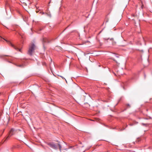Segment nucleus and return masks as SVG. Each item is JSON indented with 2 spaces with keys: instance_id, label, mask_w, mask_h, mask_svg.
Here are the masks:
<instances>
[{
  "instance_id": "f257e3e1",
  "label": "nucleus",
  "mask_w": 152,
  "mask_h": 152,
  "mask_svg": "<svg viewBox=\"0 0 152 152\" xmlns=\"http://www.w3.org/2000/svg\"><path fill=\"white\" fill-rule=\"evenodd\" d=\"M47 144L52 148L56 150L57 149L58 147L60 151H61L62 147L59 142L58 143H55L53 142H48Z\"/></svg>"
},
{
  "instance_id": "f03ea898",
  "label": "nucleus",
  "mask_w": 152,
  "mask_h": 152,
  "mask_svg": "<svg viewBox=\"0 0 152 152\" xmlns=\"http://www.w3.org/2000/svg\"><path fill=\"white\" fill-rule=\"evenodd\" d=\"M36 48V46L34 44H31L29 46L28 54L30 56H31Z\"/></svg>"
},
{
  "instance_id": "7ed1b4c3",
  "label": "nucleus",
  "mask_w": 152,
  "mask_h": 152,
  "mask_svg": "<svg viewBox=\"0 0 152 152\" xmlns=\"http://www.w3.org/2000/svg\"><path fill=\"white\" fill-rule=\"evenodd\" d=\"M16 131L13 128L11 129L10 131L8 136L5 138L4 141L9 139V138L12 135L14 134L16 132Z\"/></svg>"
},
{
  "instance_id": "20e7f679",
  "label": "nucleus",
  "mask_w": 152,
  "mask_h": 152,
  "mask_svg": "<svg viewBox=\"0 0 152 152\" xmlns=\"http://www.w3.org/2000/svg\"><path fill=\"white\" fill-rule=\"evenodd\" d=\"M4 39L5 41H6L10 45H11L12 47L13 48H15V49L16 50H19L20 52H21V49H19L18 47H16L10 41H8V40H6V39H5L1 37L0 36V39Z\"/></svg>"
},
{
  "instance_id": "39448f33",
  "label": "nucleus",
  "mask_w": 152,
  "mask_h": 152,
  "mask_svg": "<svg viewBox=\"0 0 152 152\" xmlns=\"http://www.w3.org/2000/svg\"><path fill=\"white\" fill-rule=\"evenodd\" d=\"M42 42L43 43L49 42L48 39L46 38H43L42 39Z\"/></svg>"
},
{
  "instance_id": "423d86ee",
  "label": "nucleus",
  "mask_w": 152,
  "mask_h": 152,
  "mask_svg": "<svg viewBox=\"0 0 152 152\" xmlns=\"http://www.w3.org/2000/svg\"><path fill=\"white\" fill-rule=\"evenodd\" d=\"M110 40H111L112 41H113L112 44L113 45H114L115 44V43L114 42H113V38H111L110 39Z\"/></svg>"
},
{
  "instance_id": "0eeeda50",
  "label": "nucleus",
  "mask_w": 152,
  "mask_h": 152,
  "mask_svg": "<svg viewBox=\"0 0 152 152\" xmlns=\"http://www.w3.org/2000/svg\"><path fill=\"white\" fill-rule=\"evenodd\" d=\"M24 66V65L23 64H20V65H18L17 66H19L20 67H23Z\"/></svg>"
},
{
  "instance_id": "6e6552de",
  "label": "nucleus",
  "mask_w": 152,
  "mask_h": 152,
  "mask_svg": "<svg viewBox=\"0 0 152 152\" xmlns=\"http://www.w3.org/2000/svg\"><path fill=\"white\" fill-rule=\"evenodd\" d=\"M46 14L50 18H51V14H50V13H46Z\"/></svg>"
},
{
  "instance_id": "1a4fd4ad",
  "label": "nucleus",
  "mask_w": 152,
  "mask_h": 152,
  "mask_svg": "<svg viewBox=\"0 0 152 152\" xmlns=\"http://www.w3.org/2000/svg\"><path fill=\"white\" fill-rule=\"evenodd\" d=\"M114 54L115 55V56L117 58H118L119 56L117 54H116V53H114Z\"/></svg>"
},
{
  "instance_id": "9d476101",
  "label": "nucleus",
  "mask_w": 152,
  "mask_h": 152,
  "mask_svg": "<svg viewBox=\"0 0 152 152\" xmlns=\"http://www.w3.org/2000/svg\"><path fill=\"white\" fill-rule=\"evenodd\" d=\"M112 60H113V61H115V62H116V63L117 64H119V63H118V62L117 61H116L114 58H112Z\"/></svg>"
},
{
  "instance_id": "9b49d317",
  "label": "nucleus",
  "mask_w": 152,
  "mask_h": 152,
  "mask_svg": "<svg viewBox=\"0 0 152 152\" xmlns=\"http://www.w3.org/2000/svg\"><path fill=\"white\" fill-rule=\"evenodd\" d=\"M58 76H60V77H61L62 79H64L65 80H66V82H67V81L66 80V79L64 77H63V76H61V75H58Z\"/></svg>"
},
{
  "instance_id": "f8f14e48",
  "label": "nucleus",
  "mask_w": 152,
  "mask_h": 152,
  "mask_svg": "<svg viewBox=\"0 0 152 152\" xmlns=\"http://www.w3.org/2000/svg\"><path fill=\"white\" fill-rule=\"evenodd\" d=\"M125 84H124V83H123V84H121V86L123 87V88L125 89L124 88V85Z\"/></svg>"
},
{
  "instance_id": "ddd939ff",
  "label": "nucleus",
  "mask_w": 152,
  "mask_h": 152,
  "mask_svg": "<svg viewBox=\"0 0 152 152\" xmlns=\"http://www.w3.org/2000/svg\"><path fill=\"white\" fill-rule=\"evenodd\" d=\"M142 125H143V126H146L147 124H144V123H142Z\"/></svg>"
},
{
  "instance_id": "4468645a",
  "label": "nucleus",
  "mask_w": 152,
  "mask_h": 152,
  "mask_svg": "<svg viewBox=\"0 0 152 152\" xmlns=\"http://www.w3.org/2000/svg\"><path fill=\"white\" fill-rule=\"evenodd\" d=\"M127 106L128 107H130V106L129 104H127Z\"/></svg>"
},
{
  "instance_id": "2eb2a0df",
  "label": "nucleus",
  "mask_w": 152,
  "mask_h": 152,
  "mask_svg": "<svg viewBox=\"0 0 152 152\" xmlns=\"http://www.w3.org/2000/svg\"><path fill=\"white\" fill-rule=\"evenodd\" d=\"M132 16L134 17V14L132 15Z\"/></svg>"
},
{
  "instance_id": "dca6fc26",
  "label": "nucleus",
  "mask_w": 152,
  "mask_h": 152,
  "mask_svg": "<svg viewBox=\"0 0 152 152\" xmlns=\"http://www.w3.org/2000/svg\"><path fill=\"white\" fill-rule=\"evenodd\" d=\"M2 57V56H0V57Z\"/></svg>"
},
{
  "instance_id": "f3484780",
  "label": "nucleus",
  "mask_w": 152,
  "mask_h": 152,
  "mask_svg": "<svg viewBox=\"0 0 152 152\" xmlns=\"http://www.w3.org/2000/svg\"><path fill=\"white\" fill-rule=\"evenodd\" d=\"M124 129H121V131L123 130Z\"/></svg>"
},
{
  "instance_id": "a211bd4d",
  "label": "nucleus",
  "mask_w": 152,
  "mask_h": 152,
  "mask_svg": "<svg viewBox=\"0 0 152 152\" xmlns=\"http://www.w3.org/2000/svg\"><path fill=\"white\" fill-rule=\"evenodd\" d=\"M105 40H108V39H106V38H105Z\"/></svg>"
},
{
  "instance_id": "6ab92c4d",
  "label": "nucleus",
  "mask_w": 152,
  "mask_h": 152,
  "mask_svg": "<svg viewBox=\"0 0 152 152\" xmlns=\"http://www.w3.org/2000/svg\"><path fill=\"white\" fill-rule=\"evenodd\" d=\"M130 126H132V125H132V124H130Z\"/></svg>"
},
{
  "instance_id": "aec40b11",
  "label": "nucleus",
  "mask_w": 152,
  "mask_h": 152,
  "mask_svg": "<svg viewBox=\"0 0 152 152\" xmlns=\"http://www.w3.org/2000/svg\"><path fill=\"white\" fill-rule=\"evenodd\" d=\"M44 14V12H42V14Z\"/></svg>"
},
{
  "instance_id": "412c9836",
  "label": "nucleus",
  "mask_w": 152,
  "mask_h": 152,
  "mask_svg": "<svg viewBox=\"0 0 152 152\" xmlns=\"http://www.w3.org/2000/svg\"><path fill=\"white\" fill-rule=\"evenodd\" d=\"M132 20H134V19L133 18L132 19Z\"/></svg>"
},
{
  "instance_id": "4be33fe9",
  "label": "nucleus",
  "mask_w": 152,
  "mask_h": 152,
  "mask_svg": "<svg viewBox=\"0 0 152 152\" xmlns=\"http://www.w3.org/2000/svg\"><path fill=\"white\" fill-rule=\"evenodd\" d=\"M151 42H152V41Z\"/></svg>"
}]
</instances>
